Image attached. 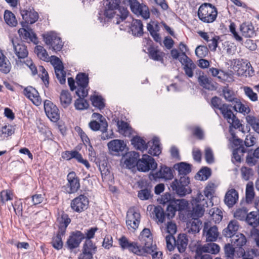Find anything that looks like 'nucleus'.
<instances>
[{
    "mask_svg": "<svg viewBox=\"0 0 259 259\" xmlns=\"http://www.w3.org/2000/svg\"><path fill=\"white\" fill-rule=\"evenodd\" d=\"M80 153L76 150L66 151L62 153V157L64 159L69 160L72 158L76 160Z\"/></svg>",
    "mask_w": 259,
    "mask_h": 259,
    "instance_id": "60",
    "label": "nucleus"
},
{
    "mask_svg": "<svg viewBox=\"0 0 259 259\" xmlns=\"http://www.w3.org/2000/svg\"><path fill=\"white\" fill-rule=\"evenodd\" d=\"M240 171L242 179L246 181H248L253 175L252 169L246 166H242Z\"/></svg>",
    "mask_w": 259,
    "mask_h": 259,
    "instance_id": "62",
    "label": "nucleus"
},
{
    "mask_svg": "<svg viewBox=\"0 0 259 259\" xmlns=\"http://www.w3.org/2000/svg\"><path fill=\"white\" fill-rule=\"evenodd\" d=\"M120 0H105L104 3L105 16L108 19L114 18L117 24L125 20L129 14L126 8L120 6Z\"/></svg>",
    "mask_w": 259,
    "mask_h": 259,
    "instance_id": "2",
    "label": "nucleus"
},
{
    "mask_svg": "<svg viewBox=\"0 0 259 259\" xmlns=\"http://www.w3.org/2000/svg\"><path fill=\"white\" fill-rule=\"evenodd\" d=\"M131 144L136 149L142 152H143L148 148V143H146L143 138L138 136H135L132 138Z\"/></svg>",
    "mask_w": 259,
    "mask_h": 259,
    "instance_id": "39",
    "label": "nucleus"
},
{
    "mask_svg": "<svg viewBox=\"0 0 259 259\" xmlns=\"http://www.w3.org/2000/svg\"><path fill=\"white\" fill-rule=\"evenodd\" d=\"M97 250L96 244H84L82 252L78 255V259H93V255Z\"/></svg>",
    "mask_w": 259,
    "mask_h": 259,
    "instance_id": "23",
    "label": "nucleus"
},
{
    "mask_svg": "<svg viewBox=\"0 0 259 259\" xmlns=\"http://www.w3.org/2000/svg\"><path fill=\"white\" fill-rule=\"evenodd\" d=\"M194 249H200L202 252H207L211 254H217L220 250V247L218 244H204L202 246L201 244H190Z\"/></svg>",
    "mask_w": 259,
    "mask_h": 259,
    "instance_id": "26",
    "label": "nucleus"
},
{
    "mask_svg": "<svg viewBox=\"0 0 259 259\" xmlns=\"http://www.w3.org/2000/svg\"><path fill=\"white\" fill-rule=\"evenodd\" d=\"M224 250L226 259H234L235 249L232 244H226Z\"/></svg>",
    "mask_w": 259,
    "mask_h": 259,
    "instance_id": "61",
    "label": "nucleus"
},
{
    "mask_svg": "<svg viewBox=\"0 0 259 259\" xmlns=\"http://www.w3.org/2000/svg\"><path fill=\"white\" fill-rule=\"evenodd\" d=\"M116 122L118 132L125 137H130L133 133V129L129 124L118 118L114 119Z\"/></svg>",
    "mask_w": 259,
    "mask_h": 259,
    "instance_id": "28",
    "label": "nucleus"
},
{
    "mask_svg": "<svg viewBox=\"0 0 259 259\" xmlns=\"http://www.w3.org/2000/svg\"><path fill=\"white\" fill-rule=\"evenodd\" d=\"M255 196L253 183L252 182H248L246 186L245 198L247 203H251Z\"/></svg>",
    "mask_w": 259,
    "mask_h": 259,
    "instance_id": "46",
    "label": "nucleus"
},
{
    "mask_svg": "<svg viewBox=\"0 0 259 259\" xmlns=\"http://www.w3.org/2000/svg\"><path fill=\"white\" fill-rule=\"evenodd\" d=\"M44 109L46 115L51 121L56 122L59 119V109L51 101L49 100L45 101Z\"/></svg>",
    "mask_w": 259,
    "mask_h": 259,
    "instance_id": "19",
    "label": "nucleus"
},
{
    "mask_svg": "<svg viewBox=\"0 0 259 259\" xmlns=\"http://www.w3.org/2000/svg\"><path fill=\"white\" fill-rule=\"evenodd\" d=\"M140 240L144 243H152V236L149 229L145 228L141 232L140 236Z\"/></svg>",
    "mask_w": 259,
    "mask_h": 259,
    "instance_id": "57",
    "label": "nucleus"
},
{
    "mask_svg": "<svg viewBox=\"0 0 259 259\" xmlns=\"http://www.w3.org/2000/svg\"><path fill=\"white\" fill-rule=\"evenodd\" d=\"M198 80L200 85L205 89L211 91L215 89V87L211 78L203 74L199 76Z\"/></svg>",
    "mask_w": 259,
    "mask_h": 259,
    "instance_id": "34",
    "label": "nucleus"
},
{
    "mask_svg": "<svg viewBox=\"0 0 259 259\" xmlns=\"http://www.w3.org/2000/svg\"><path fill=\"white\" fill-rule=\"evenodd\" d=\"M239 194L237 190L232 188L226 193L224 203L229 207L232 208L238 201Z\"/></svg>",
    "mask_w": 259,
    "mask_h": 259,
    "instance_id": "24",
    "label": "nucleus"
},
{
    "mask_svg": "<svg viewBox=\"0 0 259 259\" xmlns=\"http://www.w3.org/2000/svg\"><path fill=\"white\" fill-rule=\"evenodd\" d=\"M222 93L223 97L228 102L232 103L234 101L235 99L237 98L234 92L230 89L228 87H224L222 90Z\"/></svg>",
    "mask_w": 259,
    "mask_h": 259,
    "instance_id": "53",
    "label": "nucleus"
},
{
    "mask_svg": "<svg viewBox=\"0 0 259 259\" xmlns=\"http://www.w3.org/2000/svg\"><path fill=\"white\" fill-rule=\"evenodd\" d=\"M4 20L6 23L10 26H15L17 21L14 14L11 11L6 10L4 13Z\"/></svg>",
    "mask_w": 259,
    "mask_h": 259,
    "instance_id": "49",
    "label": "nucleus"
},
{
    "mask_svg": "<svg viewBox=\"0 0 259 259\" xmlns=\"http://www.w3.org/2000/svg\"><path fill=\"white\" fill-rule=\"evenodd\" d=\"M11 69V64L8 58L0 50V71L7 74Z\"/></svg>",
    "mask_w": 259,
    "mask_h": 259,
    "instance_id": "38",
    "label": "nucleus"
},
{
    "mask_svg": "<svg viewBox=\"0 0 259 259\" xmlns=\"http://www.w3.org/2000/svg\"><path fill=\"white\" fill-rule=\"evenodd\" d=\"M247 152L246 148L240 146L234 149L232 153V161L233 163H240L241 157Z\"/></svg>",
    "mask_w": 259,
    "mask_h": 259,
    "instance_id": "36",
    "label": "nucleus"
},
{
    "mask_svg": "<svg viewBox=\"0 0 259 259\" xmlns=\"http://www.w3.org/2000/svg\"><path fill=\"white\" fill-rule=\"evenodd\" d=\"M147 29L149 32L151 36L156 42H160L161 41V38L158 33V32L160 30V27L158 24L156 23L154 25H153L150 23H148Z\"/></svg>",
    "mask_w": 259,
    "mask_h": 259,
    "instance_id": "35",
    "label": "nucleus"
},
{
    "mask_svg": "<svg viewBox=\"0 0 259 259\" xmlns=\"http://www.w3.org/2000/svg\"><path fill=\"white\" fill-rule=\"evenodd\" d=\"M44 39L46 44L50 46V48L51 47L55 52L60 51L63 46L61 38L54 32L47 34Z\"/></svg>",
    "mask_w": 259,
    "mask_h": 259,
    "instance_id": "15",
    "label": "nucleus"
},
{
    "mask_svg": "<svg viewBox=\"0 0 259 259\" xmlns=\"http://www.w3.org/2000/svg\"><path fill=\"white\" fill-rule=\"evenodd\" d=\"M139 155L136 152H133L130 153L125 160H124V164L128 168H132L137 166L138 167V163L139 162L138 158Z\"/></svg>",
    "mask_w": 259,
    "mask_h": 259,
    "instance_id": "41",
    "label": "nucleus"
},
{
    "mask_svg": "<svg viewBox=\"0 0 259 259\" xmlns=\"http://www.w3.org/2000/svg\"><path fill=\"white\" fill-rule=\"evenodd\" d=\"M245 95L252 102L257 101L258 96L256 93L254 92L253 90L249 87L244 86L242 88Z\"/></svg>",
    "mask_w": 259,
    "mask_h": 259,
    "instance_id": "59",
    "label": "nucleus"
},
{
    "mask_svg": "<svg viewBox=\"0 0 259 259\" xmlns=\"http://www.w3.org/2000/svg\"><path fill=\"white\" fill-rule=\"evenodd\" d=\"M232 105L234 110L244 115L249 113L250 111L249 108L243 104L237 98L232 103Z\"/></svg>",
    "mask_w": 259,
    "mask_h": 259,
    "instance_id": "40",
    "label": "nucleus"
},
{
    "mask_svg": "<svg viewBox=\"0 0 259 259\" xmlns=\"http://www.w3.org/2000/svg\"><path fill=\"white\" fill-rule=\"evenodd\" d=\"M196 205L193 208L191 213V217L192 218L201 217L205 211V207L207 206L206 200L203 198V196L199 194L195 199Z\"/></svg>",
    "mask_w": 259,
    "mask_h": 259,
    "instance_id": "14",
    "label": "nucleus"
},
{
    "mask_svg": "<svg viewBox=\"0 0 259 259\" xmlns=\"http://www.w3.org/2000/svg\"><path fill=\"white\" fill-rule=\"evenodd\" d=\"M238 228L236 221H231L227 227L224 229L223 235L226 238H230L231 243H246L245 236L243 234L236 233Z\"/></svg>",
    "mask_w": 259,
    "mask_h": 259,
    "instance_id": "4",
    "label": "nucleus"
},
{
    "mask_svg": "<svg viewBox=\"0 0 259 259\" xmlns=\"http://www.w3.org/2000/svg\"><path fill=\"white\" fill-rule=\"evenodd\" d=\"M208 213L210 215V219L215 223H219L223 219V212L218 207L211 208L209 210Z\"/></svg>",
    "mask_w": 259,
    "mask_h": 259,
    "instance_id": "45",
    "label": "nucleus"
},
{
    "mask_svg": "<svg viewBox=\"0 0 259 259\" xmlns=\"http://www.w3.org/2000/svg\"><path fill=\"white\" fill-rule=\"evenodd\" d=\"M93 105L100 110L105 107L104 100L101 96H92L90 98Z\"/></svg>",
    "mask_w": 259,
    "mask_h": 259,
    "instance_id": "50",
    "label": "nucleus"
},
{
    "mask_svg": "<svg viewBox=\"0 0 259 259\" xmlns=\"http://www.w3.org/2000/svg\"><path fill=\"white\" fill-rule=\"evenodd\" d=\"M18 32L21 39L26 41L29 40L33 42L34 44H37L38 43L36 35L32 29L26 30L22 28L19 29Z\"/></svg>",
    "mask_w": 259,
    "mask_h": 259,
    "instance_id": "27",
    "label": "nucleus"
},
{
    "mask_svg": "<svg viewBox=\"0 0 259 259\" xmlns=\"http://www.w3.org/2000/svg\"><path fill=\"white\" fill-rule=\"evenodd\" d=\"M50 62L54 67L55 73L57 78L61 84H64L66 82V73L64 70V66L60 59L55 56H51L50 57Z\"/></svg>",
    "mask_w": 259,
    "mask_h": 259,
    "instance_id": "8",
    "label": "nucleus"
},
{
    "mask_svg": "<svg viewBox=\"0 0 259 259\" xmlns=\"http://www.w3.org/2000/svg\"><path fill=\"white\" fill-rule=\"evenodd\" d=\"M122 250L128 249L130 251L133 252L138 255L145 254V251L143 248L144 244H120Z\"/></svg>",
    "mask_w": 259,
    "mask_h": 259,
    "instance_id": "29",
    "label": "nucleus"
},
{
    "mask_svg": "<svg viewBox=\"0 0 259 259\" xmlns=\"http://www.w3.org/2000/svg\"><path fill=\"white\" fill-rule=\"evenodd\" d=\"M231 107L232 105L223 104L220 111L224 118L230 124V127H233L236 129L239 128L240 131L242 133H244L242 124L232 112L231 109Z\"/></svg>",
    "mask_w": 259,
    "mask_h": 259,
    "instance_id": "5",
    "label": "nucleus"
},
{
    "mask_svg": "<svg viewBox=\"0 0 259 259\" xmlns=\"http://www.w3.org/2000/svg\"><path fill=\"white\" fill-rule=\"evenodd\" d=\"M126 224L129 230L135 231L138 228L141 220L140 212L134 208H130L127 211Z\"/></svg>",
    "mask_w": 259,
    "mask_h": 259,
    "instance_id": "11",
    "label": "nucleus"
},
{
    "mask_svg": "<svg viewBox=\"0 0 259 259\" xmlns=\"http://www.w3.org/2000/svg\"><path fill=\"white\" fill-rule=\"evenodd\" d=\"M208 49L205 46H199L195 49L196 55L200 58L205 57L208 55Z\"/></svg>",
    "mask_w": 259,
    "mask_h": 259,
    "instance_id": "64",
    "label": "nucleus"
},
{
    "mask_svg": "<svg viewBox=\"0 0 259 259\" xmlns=\"http://www.w3.org/2000/svg\"><path fill=\"white\" fill-rule=\"evenodd\" d=\"M67 186L69 190L67 192L69 194L76 192L80 188V181L74 171H71L67 176Z\"/></svg>",
    "mask_w": 259,
    "mask_h": 259,
    "instance_id": "20",
    "label": "nucleus"
},
{
    "mask_svg": "<svg viewBox=\"0 0 259 259\" xmlns=\"http://www.w3.org/2000/svg\"><path fill=\"white\" fill-rule=\"evenodd\" d=\"M152 196L151 189L148 187L141 189L138 193V197L141 200H148L152 198Z\"/></svg>",
    "mask_w": 259,
    "mask_h": 259,
    "instance_id": "51",
    "label": "nucleus"
},
{
    "mask_svg": "<svg viewBox=\"0 0 259 259\" xmlns=\"http://www.w3.org/2000/svg\"><path fill=\"white\" fill-rule=\"evenodd\" d=\"M174 168L178 171L180 178L179 180L175 179L170 184V188L178 195L185 196L191 191H188L186 187L190 183L189 178L187 175L191 171V165L186 162H181L175 164Z\"/></svg>",
    "mask_w": 259,
    "mask_h": 259,
    "instance_id": "1",
    "label": "nucleus"
},
{
    "mask_svg": "<svg viewBox=\"0 0 259 259\" xmlns=\"http://www.w3.org/2000/svg\"><path fill=\"white\" fill-rule=\"evenodd\" d=\"M203 233L207 242H215L218 239H220L221 238L220 234L218 231V229L215 226L208 227L207 224L205 223Z\"/></svg>",
    "mask_w": 259,
    "mask_h": 259,
    "instance_id": "21",
    "label": "nucleus"
},
{
    "mask_svg": "<svg viewBox=\"0 0 259 259\" xmlns=\"http://www.w3.org/2000/svg\"><path fill=\"white\" fill-rule=\"evenodd\" d=\"M128 3L132 12L135 15L145 20L149 18L150 11L147 6L140 4L137 0H129Z\"/></svg>",
    "mask_w": 259,
    "mask_h": 259,
    "instance_id": "9",
    "label": "nucleus"
},
{
    "mask_svg": "<svg viewBox=\"0 0 259 259\" xmlns=\"http://www.w3.org/2000/svg\"><path fill=\"white\" fill-rule=\"evenodd\" d=\"M85 239L84 234L80 231H75L71 233L66 243H81Z\"/></svg>",
    "mask_w": 259,
    "mask_h": 259,
    "instance_id": "43",
    "label": "nucleus"
},
{
    "mask_svg": "<svg viewBox=\"0 0 259 259\" xmlns=\"http://www.w3.org/2000/svg\"><path fill=\"white\" fill-rule=\"evenodd\" d=\"M88 198L83 194H81L74 198L71 202V207L77 212H81L86 210L89 206Z\"/></svg>",
    "mask_w": 259,
    "mask_h": 259,
    "instance_id": "17",
    "label": "nucleus"
},
{
    "mask_svg": "<svg viewBox=\"0 0 259 259\" xmlns=\"http://www.w3.org/2000/svg\"><path fill=\"white\" fill-rule=\"evenodd\" d=\"M74 106L76 110H83L89 108V104L88 102L84 99L79 98L75 100Z\"/></svg>",
    "mask_w": 259,
    "mask_h": 259,
    "instance_id": "58",
    "label": "nucleus"
},
{
    "mask_svg": "<svg viewBox=\"0 0 259 259\" xmlns=\"http://www.w3.org/2000/svg\"><path fill=\"white\" fill-rule=\"evenodd\" d=\"M246 120L252 129L259 134V120L255 117L251 115H247L246 117Z\"/></svg>",
    "mask_w": 259,
    "mask_h": 259,
    "instance_id": "56",
    "label": "nucleus"
},
{
    "mask_svg": "<svg viewBox=\"0 0 259 259\" xmlns=\"http://www.w3.org/2000/svg\"><path fill=\"white\" fill-rule=\"evenodd\" d=\"M201 225L202 222L199 219L192 218V220L187 224L188 232L192 234L198 233Z\"/></svg>",
    "mask_w": 259,
    "mask_h": 259,
    "instance_id": "37",
    "label": "nucleus"
},
{
    "mask_svg": "<svg viewBox=\"0 0 259 259\" xmlns=\"http://www.w3.org/2000/svg\"><path fill=\"white\" fill-rule=\"evenodd\" d=\"M180 62L183 66L185 74L190 78L192 77L194 75V70L196 67L192 60L187 56L185 53H183Z\"/></svg>",
    "mask_w": 259,
    "mask_h": 259,
    "instance_id": "18",
    "label": "nucleus"
},
{
    "mask_svg": "<svg viewBox=\"0 0 259 259\" xmlns=\"http://www.w3.org/2000/svg\"><path fill=\"white\" fill-rule=\"evenodd\" d=\"M157 167V163L151 156L144 154L141 159H139L138 163V169L143 172L148 171L150 170H154Z\"/></svg>",
    "mask_w": 259,
    "mask_h": 259,
    "instance_id": "13",
    "label": "nucleus"
},
{
    "mask_svg": "<svg viewBox=\"0 0 259 259\" xmlns=\"http://www.w3.org/2000/svg\"><path fill=\"white\" fill-rule=\"evenodd\" d=\"M20 13L24 22L27 24H33L35 23L38 18L37 13L33 9H23L20 10Z\"/></svg>",
    "mask_w": 259,
    "mask_h": 259,
    "instance_id": "25",
    "label": "nucleus"
},
{
    "mask_svg": "<svg viewBox=\"0 0 259 259\" xmlns=\"http://www.w3.org/2000/svg\"><path fill=\"white\" fill-rule=\"evenodd\" d=\"M211 174L210 168L204 167L201 168L197 174V179L201 181H205L209 178Z\"/></svg>",
    "mask_w": 259,
    "mask_h": 259,
    "instance_id": "55",
    "label": "nucleus"
},
{
    "mask_svg": "<svg viewBox=\"0 0 259 259\" xmlns=\"http://www.w3.org/2000/svg\"><path fill=\"white\" fill-rule=\"evenodd\" d=\"M11 42L14 53L18 59V60H16V64L17 66L21 67L23 65L21 59L26 58L28 54L27 47L21 41L18 40L17 38H12Z\"/></svg>",
    "mask_w": 259,
    "mask_h": 259,
    "instance_id": "7",
    "label": "nucleus"
},
{
    "mask_svg": "<svg viewBox=\"0 0 259 259\" xmlns=\"http://www.w3.org/2000/svg\"><path fill=\"white\" fill-rule=\"evenodd\" d=\"M247 223L253 227L259 224V214L256 211H251L246 217Z\"/></svg>",
    "mask_w": 259,
    "mask_h": 259,
    "instance_id": "47",
    "label": "nucleus"
},
{
    "mask_svg": "<svg viewBox=\"0 0 259 259\" xmlns=\"http://www.w3.org/2000/svg\"><path fill=\"white\" fill-rule=\"evenodd\" d=\"M110 153L114 156L124 155L126 151V145L123 140L115 139L110 141L107 144Z\"/></svg>",
    "mask_w": 259,
    "mask_h": 259,
    "instance_id": "12",
    "label": "nucleus"
},
{
    "mask_svg": "<svg viewBox=\"0 0 259 259\" xmlns=\"http://www.w3.org/2000/svg\"><path fill=\"white\" fill-rule=\"evenodd\" d=\"M61 105L64 108H67L71 103L72 97L69 91L63 90L60 96Z\"/></svg>",
    "mask_w": 259,
    "mask_h": 259,
    "instance_id": "44",
    "label": "nucleus"
},
{
    "mask_svg": "<svg viewBox=\"0 0 259 259\" xmlns=\"http://www.w3.org/2000/svg\"><path fill=\"white\" fill-rule=\"evenodd\" d=\"M150 146V148L148 149V153L152 156H158L161 152V148L159 146V140L157 137H154L152 142H148V147Z\"/></svg>",
    "mask_w": 259,
    "mask_h": 259,
    "instance_id": "31",
    "label": "nucleus"
},
{
    "mask_svg": "<svg viewBox=\"0 0 259 259\" xmlns=\"http://www.w3.org/2000/svg\"><path fill=\"white\" fill-rule=\"evenodd\" d=\"M23 94L35 105L39 106L41 104V99L39 95L38 92L32 86L25 87L23 90Z\"/></svg>",
    "mask_w": 259,
    "mask_h": 259,
    "instance_id": "22",
    "label": "nucleus"
},
{
    "mask_svg": "<svg viewBox=\"0 0 259 259\" xmlns=\"http://www.w3.org/2000/svg\"><path fill=\"white\" fill-rule=\"evenodd\" d=\"M130 30L132 34L137 37H141L143 35V25L140 20L133 19L130 26Z\"/></svg>",
    "mask_w": 259,
    "mask_h": 259,
    "instance_id": "30",
    "label": "nucleus"
},
{
    "mask_svg": "<svg viewBox=\"0 0 259 259\" xmlns=\"http://www.w3.org/2000/svg\"><path fill=\"white\" fill-rule=\"evenodd\" d=\"M153 213L154 215L153 219L157 224H162L165 221L166 217L163 209L160 206L154 207Z\"/></svg>",
    "mask_w": 259,
    "mask_h": 259,
    "instance_id": "42",
    "label": "nucleus"
},
{
    "mask_svg": "<svg viewBox=\"0 0 259 259\" xmlns=\"http://www.w3.org/2000/svg\"><path fill=\"white\" fill-rule=\"evenodd\" d=\"M37 57L45 61H48L49 57L47 51L41 46H36L34 49Z\"/></svg>",
    "mask_w": 259,
    "mask_h": 259,
    "instance_id": "52",
    "label": "nucleus"
},
{
    "mask_svg": "<svg viewBox=\"0 0 259 259\" xmlns=\"http://www.w3.org/2000/svg\"><path fill=\"white\" fill-rule=\"evenodd\" d=\"M128 3L132 12L135 15L145 20L149 18L150 11L147 6L140 4L137 0H129Z\"/></svg>",
    "mask_w": 259,
    "mask_h": 259,
    "instance_id": "10",
    "label": "nucleus"
},
{
    "mask_svg": "<svg viewBox=\"0 0 259 259\" xmlns=\"http://www.w3.org/2000/svg\"><path fill=\"white\" fill-rule=\"evenodd\" d=\"M58 227L63 230H66L67 227L71 222V219L66 213H63L60 217L58 218Z\"/></svg>",
    "mask_w": 259,
    "mask_h": 259,
    "instance_id": "48",
    "label": "nucleus"
},
{
    "mask_svg": "<svg viewBox=\"0 0 259 259\" xmlns=\"http://www.w3.org/2000/svg\"><path fill=\"white\" fill-rule=\"evenodd\" d=\"M198 17L205 23H211L216 20L218 14L217 8L210 3L201 5L198 10Z\"/></svg>",
    "mask_w": 259,
    "mask_h": 259,
    "instance_id": "3",
    "label": "nucleus"
},
{
    "mask_svg": "<svg viewBox=\"0 0 259 259\" xmlns=\"http://www.w3.org/2000/svg\"><path fill=\"white\" fill-rule=\"evenodd\" d=\"M148 50L149 52V57L151 59L154 61H159L161 63H163V57L165 55L163 52L160 51L157 48L152 47H149Z\"/></svg>",
    "mask_w": 259,
    "mask_h": 259,
    "instance_id": "33",
    "label": "nucleus"
},
{
    "mask_svg": "<svg viewBox=\"0 0 259 259\" xmlns=\"http://www.w3.org/2000/svg\"><path fill=\"white\" fill-rule=\"evenodd\" d=\"M13 194L11 190H3L1 192L0 197H1V202L2 205L5 204L6 201L9 200H12Z\"/></svg>",
    "mask_w": 259,
    "mask_h": 259,
    "instance_id": "63",
    "label": "nucleus"
},
{
    "mask_svg": "<svg viewBox=\"0 0 259 259\" xmlns=\"http://www.w3.org/2000/svg\"><path fill=\"white\" fill-rule=\"evenodd\" d=\"M188 206V201L184 199L173 200L167 205L165 212L166 217L170 220L175 217L177 211H182L186 210Z\"/></svg>",
    "mask_w": 259,
    "mask_h": 259,
    "instance_id": "6",
    "label": "nucleus"
},
{
    "mask_svg": "<svg viewBox=\"0 0 259 259\" xmlns=\"http://www.w3.org/2000/svg\"><path fill=\"white\" fill-rule=\"evenodd\" d=\"M77 85L88 87L89 78L85 73H79L76 77Z\"/></svg>",
    "mask_w": 259,
    "mask_h": 259,
    "instance_id": "54",
    "label": "nucleus"
},
{
    "mask_svg": "<svg viewBox=\"0 0 259 259\" xmlns=\"http://www.w3.org/2000/svg\"><path fill=\"white\" fill-rule=\"evenodd\" d=\"M149 177L150 179L157 181L159 179L164 180H171L173 178V170L170 167L162 165L160 166L158 171L155 172H151Z\"/></svg>",
    "mask_w": 259,
    "mask_h": 259,
    "instance_id": "16",
    "label": "nucleus"
},
{
    "mask_svg": "<svg viewBox=\"0 0 259 259\" xmlns=\"http://www.w3.org/2000/svg\"><path fill=\"white\" fill-rule=\"evenodd\" d=\"M240 31L245 37H252L255 35L253 26L249 23H243L240 26Z\"/></svg>",
    "mask_w": 259,
    "mask_h": 259,
    "instance_id": "32",
    "label": "nucleus"
}]
</instances>
